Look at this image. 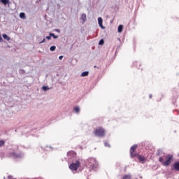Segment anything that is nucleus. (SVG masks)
Returning a JSON list of instances; mask_svg holds the SVG:
<instances>
[{"label":"nucleus","instance_id":"6ab92c4d","mask_svg":"<svg viewBox=\"0 0 179 179\" xmlns=\"http://www.w3.org/2000/svg\"><path fill=\"white\" fill-rule=\"evenodd\" d=\"M19 73H20L21 75H23V74L26 73V71H24V69H20L19 70Z\"/></svg>","mask_w":179,"mask_h":179},{"label":"nucleus","instance_id":"1a4fd4ad","mask_svg":"<svg viewBox=\"0 0 179 179\" xmlns=\"http://www.w3.org/2000/svg\"><path fill=\"white\" fill-rule=\"evenodd\" d=\"M67 156L70 157V159H72V157H76V152H75V151H70L67 152Z\"/></svg>","mask_w":179,"mask_h":179},{"label":"nucleus","instance_id":"c756f323","mask_svg":"<svg viewBox=\"0 0 179 179\" xmlns=\"http://www.w3.org/2000/svg\"><path fill=\"white\" fill-rule=\"evenodd\" d=\"M55 31H57V33H61V30L59 29H55Z\"/></svg>","mask_w":179,"mask_h":179},{"label":"nucleus","instance_id":"c85d7f7f","mask_svg":"<svg viewBox=\"0 0 179 179\" xmlns=\"http://www.w3.org/2000/svg\"><path fill=\"white\" fill-rule=\"evenodd\" d=\"M51 36L50 35H49L48 36H46V39L47 40H51Z\"/></svg>","mask_w":179,"mask_h":179},{"label":"nucleus","instance_id":"dca6fc26","mask_svg":"<svg viewBox=\"0 0 179 179\" xmlns=\"http://www.w3.org/2000/svg\"><path fill=\"white\" fill-rule=\"evenodd\" d=\"M2 37L3 38H4V40H6L7 41H9L10 40V37H9L6 34H3Z\"/></svg>","mask_w":179,"mask_h":179},{"label":"nucleus","instance_id":"2f4dec72","mask_svg":"<svg viewBox=\"0 0 179 179\" xmlns=\"http://www.w3.org/2000/svg\"><path fill=\"white\" fill-rule=\"evenodd\" d=\"M46 148H49V149H50V150H52V147H51V146H46Z\"/></svg>","mask_w":179,"mask_h":179},{"label":"nucleus","instance_id":"9b49d317","mask_svg":"<svg viewBox=\"0 0 179 179\" xmlns=\"http://www.w3.org/2000/svg\"><path fill=\"white\" fill-rule=\"evenodd\" d=\"M173 169L176 171H179V162H176L173 164Z\"/></svg>","mask_w":179,"mask_h":179},{"label":"nucleus","instance_id":"f704fd0d","mask_svg":"<svg viewBox=\"0 0 179 179\" xmlns=\"http://www.w3.org/2000/svg\"><path fill=\"white\" fill-rule=\"evenodd\" d=\"M118 40H119V41H120L121 40L120 39V38H118Z\"/></svg>","mask_w":179,"mask_h":179},{"label":"nucleus","instance_id":"f3484780","mask_svg":"<svg viewBox=\"0 0 179 179\" xmlns=\"http://www.w3.org/2000/svg\"><path fill=\"white\" fill-rule=\"evenodd\" d=\"M86 76H89V71H84L80 75L81 78H85Z\"/></svg>","mask_w":179,"mask_h":179},{"label":"nucleus","instance_id":"39448f33","mask_svg":"<svg viewBox=\"0 0 179 179\" xmlns=\"http://www.w3.org/2000/svg\"><path fill=\"white\" fill-rule=\"evenodd\" d=\"M95 136H98L99 138H103L106 136V130L103 129V127H99L96 129L94 131Z\"/></svg>","mask_w":179,"mask_h":179},{"label":"nucleus","instance_id":"423d86ee","mask_svg":"<svg viewBox=\"0 0 179 179\" xmlns=\"http://www.w3.org/2000/svg\"><path fill=\"white\" fill-rule=\"evenodd\" d=\"M136 148H138V145H134L130 148V156L131 158L136 157V156H138L136 152H135Z\"/></svg>","mask_w":179,"mask_h":179},{"label":"nucleus","instance_id":"cd10ccee","mask_svg":"<svg viewBox=\"0 0 179 179\" xmlns=\"http://www.w3.org/2000/svg\"><path fill=\"white\" fill-rule=\"evenodd\" d=\"M45 42V38H43L41 42H39V44H43V43Z\"/></svg>","mask_w":179,"mask_h":179},{"label":"nucleus","instance_id":"9d476101","mask_svg":"<svg viewBox=\"0 0 179 179\" xmlns=\"http://www.w3.org/2000/svg\"><path fill=\"white\" fill-rule=\"evenodd\" d=\"M157 156H161V157H164V152H163V150L159 149L157 152Z\"/></svg>","mask_w":179,"mask_h":179},{"label":"nucleus","instance_id":"f257e3e1","mask_svg":"<svg viewBox=\"0 0 179 179\" xmlns=\"http://www.w3.org/2000/svg\"><path fill=\"white\" fill-rule=\"evenodd\" d=\"M173 157L171 155H168L167 157H159V162L162 163L163 166L167 167V166H170L171 164V161L173 160Z\"/></svg>","mask_w":179,"mask_h":179},{"label":"nucleus","instance_id":"aec40b11","mask_svg":"<svg viewBox=\"0 0 179 179\" xmlns=\"http://www.w3.org/2000/svg\"><path fill=\"white\" fill-rule=\"evenodd\" d=\"M42 89L44 92H47V90H50V87H48V86H43L42 87Z\"/></svg>","mask_w":179,"mask_h":179},{"label":"nucleus","instance_id":"6e6552de","mask_svg":"<svg viewBox=\"0 0 179 179\" xmlns=\"http://www.w3.org/2000/svg\"><path fill=\"white\" fill-rule=\"evenodd\" d=\"M98 24L101 29H106V27L103 26V18L101 17L98 18Z\"/></svg>","mask_w":179,"mask_h":179},{"label":"nucleus","instance_id":"393cba45","mask_svg":"<svg viewBox=\"0 0 179 179\" xmlns=\"http://www.w3.org/2000/svg\"><path fill=\"white\" fill-rule=\"evenodd\" d=\"M104 44V39H101L99 42V45H103Z\"/></svg>","mask_w":179,"mask_h":179},{"label":"nucleus","instance_id":"5701e85b","mask_svg":"<svg viewBox=\"0 0 179 179\" xmlns=\"http://www.w3.org/2000/svg\"><path fill=\"white\" fill-rule=\"evenodd\" d=\"M56 49H57V47L55 45H52L50 48V51H55Z\"/></svg>","mask_w":179,"mask_h":179},{"label":"nucleus","instance_id":"c9c22d12","mask_svg":"<svg viewBox=\"0 0 179 179\" xmlns=\"http://www.w3.org/2000/svg\"><path fill=\"white\" fill-rule=\"evenodd\" d=\"M136 179H138V178H136Z\"/></svg>","mask_w":179,"mask_h":179},{"label":"nucleus","instance_id":"a878e982","mask_svg":"<svg viewBox=\"0 0 179 179\" xmlns=\"http://www.w3.org/2000/svg\"><path fill=\"white\" fill-rule=\"evenodd\" d=\"M104 146H106V148H110V144L107 142L104 143Z\"/></svg>","mask_w":179,"mask_h":179},{"label":"nucleus","instance_id":"0eeeda50","mask_svg":"<svg viewBox=\"0 0 179 179\" xmlns=\"http://www.w3.org/2000/svg\"><path fill=\"white\" fill-rule=\"evenodd\" d=\"M87 20V17L85 13H83L80 17V22L82 24H85V22Z\"/></svg>","mask_w":179,"mask_h":179},{"label":"nucleus","instance_id":"7ed1b4c3","mask_svg":"<svg viewBox=\"0 0 179 179\" xmlns=\"http://www.w3.org/2000/svg\"><path fill=\"white\" fill-rule=\"evenodd\" d=\"M19 147L17 146L15 148H13V152L9 153V157L12 159H23L24 157V153L22 152H16L15 150H18Z\"/></svg>","mask_w":179,"mask_h":179},{"label":"nucleus","instance_id":"a211bd4d","mask_svg":"<svg viewBox=\"0 0 179 179\" xmlns=\"http://www.w3.org/2000/svg\"><path fill=\"white\" fill-rule=\"evenodd\" d=\"M20 19H26V14L24 13H20Z\"/></svg>","mask_w":179,"mask_h":179},{"label":"nucleus","instance_id":"7c9ffc66","mask_svg":"<svg viewBox=\"0 0 179 179\" xmlns=\"http://www.w3.org/2000/svg\"><path fill=\"white\" fill-rule=\"evenodd\" d=\"M62 58H64V56H62V55L59 57V59H62Z\"/></svg>","mask_w":179,"mask_h":179},{"label":"nucleus","instance_id":"f03ea898","mask_svg":"<svg viewBox=\"0 0 179 179\" xmlns=\"http://www.w3.org/2000/svg\"><path fill=\"white\" fill-rule=\"evenodd\" d=\"M87 164L88 167H90V170H93L94 171H96L99 167V163L96 159L92 157L87 159Z\"/></svg>","mask_w":179,"mask_h":179},{"label":"nucleus","instance_id":"72a5a7b5","mask_svg":"<svg viewBox=\"0 0 179 179\" xmlns=\"http://www.w3.org/2000/svg\"><path fill=\"white\" fill-rule=\"evenodd\" d=\"M94 68H97V66H94Z\"/></svg>","mask_w":179,"mask_h":179},{"label":"nucleus","instance_id":"bb28decb","mask_svg":"<svg viewBox=\"0 0 179 179\" xmlns=\"http://www.w3.org/2000/svg\"><path fill=\"white\" fill-rule=\"evenodd\" d=\"M3 41V39L2 38V35L0 34V43H2Z\"/></svg>","mask_w":179,"mask_h":179},{"label":"nucleus","instance_id":"b1692460","mask_svg":"<svg viewBox=\"0 0 179 179\" xmlns=\"http://www.w3.org/2000/svg\"><path fill=\"white\" fill-rule=\"evenodd\" d=\"M50 36H51L54 38H58V36L55 35V34L50 33Z\"/></svg>","mask_w":179,"mask_h":179},{"label":"nucleus","instance_id":"4468645a","mask_svg":"<svg viewBox=\"0 0 179 179\" xmlns=\"http://www.w3.org/2000/svg\"><path fill=\"white\" fill-rule=\"evenodd\" d=\"M73 111H75L76 114H79L80 113V108L79 106H75Z\"/></svg>","mask_w":179,"mask_h":179},{"label":"nucleus","instance_id":"f8f14e48","mask_svg":"<svg viewBox=\"0 0 179 179\" xmlns=\"http://www.w3.org/2000/svg\"><path fill=\"white\" fill-rule=\"evenodd\" d=\"M137 156L138 157L139 162H141L142 163H143L144 162H146V158H145V157L141 155H137Z\"/></svg>","mask_w":179,"mask_h":179},{"label":"nucleus","instance_id":"412c9836","mask_svg":"<svg viewBox=\"0 0 179 179\" xmlns=\"http://www.w3.org/2000/svg\"><path fill=\"white\" fill-rule=\"evenodd\" d=\"M131 175H125L124 176L122 177V179H131Z\"/></svg>","mask_w":179,"mask_h":179},{"label":"nucleus","instance_id":"20e7f679","mask_svg":"<svg viewBox=\"0 0 179 179\" xmlns=\"http://www.w3.org/2000/svg\"><path fill=\"white\" fill-rule=\"evenodd\" d=\"M79 167H80V162L79 160H77L76 162H73L69 165V169L73 174L78 171V169H79Z\"/></svg>","mask_w":179,"mask_h":179},{"label":"nucleus","instance_id":"4be33fe9","mask_svg":"<svg viewBox=\"0 0 179 179\" xmlns=\"http://www.w3.org/2000/svg\"><path fill=\"white\" fill-rule=\"evenodd\" d=\"M5 145V141L1 140L0 141V148H2V146Z\"/></svg>","mask_w":179,"mask_h":179},{"label":"nucleus","instance_id":"ddd939ff","mask_svg":"<svg viewBox=\"0 0 179 179\" xmlns=\"http://www.w3.org/2000/svg\"><path fill=\"white\" fill-rule=\"evenodd\" d=\"M0 2L3 3V5H10V1L9 0H0Z\"/></svg>","mask_w":179,"mask_h":179},{"label":"nucleus","instance_id":"473e14b6","mask_svg":"<svg viewBox=\"0 0 179 179\" xmlns=\"http://www.w3.org/2000/svg\"><path fill=\"white\" fill-rule=\"evenodd\" d=\"M150 99H152V94H150Z\"/></svg>","mask_w":179,"mask_h":179},{"label":"nucleus","instance_id":"2eb2a0df","mask_svg":"<svg viewBox=\"0 0 179 179\" xmlns=\"http://www.w3.org/2000/svg\"><path fill=\"white\" fill-rule=\"evenodd\" d=\"M122 30H124V25L122 24L119 25L117 28V32L122 33Z\"/></svg>","mask_w":179,"mask_h":179}]
</instances>
